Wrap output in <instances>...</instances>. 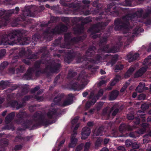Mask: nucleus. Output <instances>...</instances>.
<instances>
[{
  "mask_svg": "<svg viewBox=\"0 0 151 151\" xmlns=\"http://www.w3.org/2000/svg\"><path fill=\"white\" fill-rule=\"evenodd\" d=\"M22 146L21 145H17L15 147V149L16 150H19L22 148Z\"/></svg>",
  "mask_w": 151,
  "mask_h": 151,
  "instance_id": "obj_47",
  "label": "nucleus"
},
{
  "mask_svg": "<svg viewBox=\"0 0 151 151\" xmlns=\"http://www.w3.org/2000/svg\"><path fill=\"white\" fill-rule=\"evenodd\" d=\"M151 59V55L145 59L143 62V65H145L144 67L141 68L135 73V77H139L141 76L147 70L151 68V63H149Z\"/></svg>",
  "mask_w": 151,
  "mask_h": 151,
  "instance_id": "obj_6",
  "label": "nucleus"
},
{
  "mask_svg": "<svg viewBox=\"0 0 151 151\" xmlns=\"http://www.w3.org/2000/svg\"><path fill=\"white\" fill-rule=\"evenodd\" d=\"M124 129H128L129 130H132V127L129 125L126 126L124 124H121L119 127V130L121 132Z\"/></svg>",
  "mask_w": 151,
  "mask_h": 151,
  "instance_id": "obj_19",
  "label": "nucleus"
},
{
  "mask_svg": "<svg viewBox=\"0 0 151 151\" xmlns=\"http://www.w3.org/2000/svg\"><path fill=\"white\" fill-rule=\"evenodd\" d=\"M119 94V92L117 91H113L109 95V99L113 100L115 99L117 97Z\"/></svg>",
  "mask_w": 151,
  "mask_h": 151,
  "instance_id": "obj_17",
  "label": "nucleus"
},
{
  "mask_svg": "<svg viewBox=\"0 0 151 151\" xmlns=\"http://www.w3.org/2000/svg\"><path fill=\"white\" fill-rule=\"evenodd\" d=\"M91 133L90 129L87 127H85L83 128L82 132L81 139H86L89 135Z\"/></svg>",
  "mask_w": 151,
  "mask_h": 151,
  "instance_id": "obj_10",
  "label": "nucleus"
},
{
  "mask_svg": "<svg viewBox=\"0 0 151 151\" xmlns=\"http://www.w3.org/2000/svg\"><path fill=\"white\" fill-rule=\"evenodd\" d=\"M137 95V94L136 93H133L132 96L133 98H135Z\"/></svg>",
  "mask_w": 151,
  "mask_h": 151,
  "instance_id": "obj_56",
  "label": "nucleus"
},
{
  "mask_svg": "<svg viewBox=\"0 0 151 151\" xmlns=\"http://www.w3.org/2000/svg\"><path fill=\"white\" fill-rule=\"evenodd\" d=\"M65 142V139L63 137L60 138L57 141L55 147L52 151H58L62 145Z\"/></svg>",
  "mask_w": 151,
  "mask_h": 151,
  "instance_id": "obj_9",
  "label": "nucleus"
},
{
  "mask_svg": "<svg viewBox=\"0 0 151 151\" xmlns=\"http://www.w3.org/2000/svg\"><path fill=\"white\" fill-rule=\"evenodd\" d=\"M105 83V81H104L103 80L100 82V83L101 84H102L104 83Z\"/></svg>",
  "mask_w": 151,
  "mask_h": 151,
  "instance_id": "obj_62",
  "label": "nucleus"
},
{
  "mask_svg": "<svg viewBox=\"0 0 151 151\" xmlns=\"http://www.w3.org/2000/svg\"><path fill=\"white\" fill-rule=\"evenodd\" d=\"M135 69V67L134 66H132L129 69L124 75V77L126 78L129 77L133 73V71Z\"/></svg>",
  "mask_w": 151,
  "mask_h": 151,
  "instance_id": "obj_15",
  "label": "nucleus"
},
{
  "mask_svg": "<svg viewBox=\"0 0 151 151\" xmlns=\"http://www.w3.org/2000/svg\"><path fill=\"white\" fill-rule=\"evenodd\" d=\"M109 141V139L108 138H105L104 142L105 144H106L108 143Z\"/></svg>",
  "mask_w": 151,
  "mask_h": 151,
  "instance_id": "obj_50",
  "label": "nucleus"
},
{
  "mask_svg": "<svg viewBox=\"0 0 151 151\" xmlns=\"http://www.w3.org/2000/svg\"><path fill=\"white\" fill-rule=\"evenodd\" d=\"M59 27H56L54 31H53L52 32H53L54 33L56 34H59L60 33V31L58 29Z\"/></svg>",
  "mask_w": 151,
  "mask_h": 151,
  "instance_id": "obj_40",
  "label": "nucleus"
},
{
  "mask_svg": "<svg viewBox=\"0 0 151 151\" xmlns=\"http://www.w3.org/2000/svg\"><path fill=\"white\" fill-rule=\"evenodd\" d=\"M121 79V77L120 76L117 75L116 76L115 78L112 81L111 85V86L114 85L120 79Z\"/></svg>",
  "mask_w": 151,
  "mask_h": 151,
  "instance_id": "obj_23",
  "label": "nucleus"
},
{
  "mask_svg": "<svg viewBox=\"0 0 151 151\" xmlns=\"http://www.w3.org/2000/svg\"><path fill=\"white\" fill-rule=\"evenodd\" d=\"M139 57V55L137 53H135L134 55H132L129 54L127 56V59L129 62H131L133 60L137 59Z\"/></svg>",
  "mask_w": 151,
  "mask_h": 151,
  "instance_id": "obj_14",
  "label": "nucleus"
},
{
  "mask_svg": "<svg viewBox=\"0 0 151 151\" xmlns=\"http://www.w3.org/2000/svg\"><path fill=\"white\" fill-rule=\"evenodd\" d=\"M5 11L4 10H0V28L3 26L6 25L9 22L8 16H5L4 14Z\"/></svg>",
  "mask_w": 151,
  "mask_h": 151,
  "instance_id": "obj_8",
  "label": "nucleus"
},
{
  "mask_svg": "<svg viewBox=\"0 0 151 151\" xmlns=\"http://www.w3.org/2000/svg\"><path fill=\"white\" fill-rule=\"evenodd\" d=\"M125 144L127 147H129L132 144V142L130 140L127 139L126 141Z\"/></svg>",
  "mask_w": 151,
  "mask_h": 151,
  "instance_id": "obj_37",
  "label": "nucleus"
},
{
  "mask_svg": "<svg viewBox=\"0 0 151 151\" xmlns=\"http://www.w3.org/2000/svg\"><path fill=\"white\" fill-rule=\"evenodd\" d=\"M35 98L37 101H41L43 100V98L42 96H35Z\"/></svg>",
  "mask_w": 151,
  "mask_h": 151,
  "instance_id": "obj_41",
  "label": "nucleus"
},
{
  "mask_svg": "<svg viewBox=\"0 0 151 151\" xmlns=\"http://www.w3.org/2000/svg\"><path fill=\"white\" fill-rule=\"evenodd\" d=\"M83 143L79 144L77 147L75 151H81L83 148Z\"/></svg>",
  "mask_w": 151,
  "mask_h": 151,
  "instance_id": "obj_30",
  "label": "nucleus"
},
{
  "mask_svg": "<svg viewBox=\"0 0 151 151\" xmlns=\"http://www.w3.org/2000/svg\"><path fill=\"white\" fill-rule=\"evenodd\" d=\"M127 117L128 119L129 120H132L134 118V116L132 114H128Z\"/></svg>",
  "mask_w": 151,
  "mask_h": 151,
  "instance_id": "obj_44",
  "label": "nucleus"
},
{
  "mask_svg": "<svg viewBox=\"0 0 151 151\" xmlns=\"http://www.w3.org/2000/svg\"><path fill=\"white\" fill-rule=\"evenodd\" d=\"M77 81L76 83L73 85L72 88L74 90L78 91L83 89L88 82L86 77L81 74L79 76Z\"/></svg>",
  "mask_w": 151,
  "mask_h": 151,
  "instance_id": "obj_5",
  "label": "nucleus"
},
{
  "mask_svg": "<svg viewBox=\"0 0 151 151\" xmlns=\"http://www.w3.org/2000/svg\"><path fill=\"white\" fill-rule=\"evenodd\" d=\"M117 149L119 151H124L125 149L124 147L120 146L117 147Z\"/></svg>",
  "mask_w": 151,
  "mask_h": 151,
  "instance_id": "obj_43",
  "label": "nucleus"
},
{
  "mask_svg": "<svg viewBox=\"0 0 151 151\" xmlns=\"http://www.w3.org/2000/svg\"><path fill=\"white\" fill-rule=\"evenodd\" d=\"M132 147L134 149H137L139 147V145L137 144L135 142L134 143L132 144Z\"/></svg>",
  "mask_w": 151,
  "mask_h": 151,
  "instance_id": "obj_42",
  "label": "nucleus"
},
{
  "mask_svg": "<svg viewBox=\"0 0 151 151\" xmlns=\"http://www.w3.org/2000/svg\"><path fill=\"white\" fill-rule=\"evenodd\" d=\"M143 31V29H142L140 27H139L138 28H136L134 30H133L132 33L135 35H137L140 32H142Z\"/></svg>",
  "mask_w": 151,
  "mask_h": 151,
  "instance_id": "obj_26",
  "label": "nucleus"
},
{
  "mask_svg": "<svg viewBox=\"0 0 151 151\" xmlns=\"http://www.w3.org/2000/svg\"><path fill=\"white\" fill-rule=\"evenodd\" d=\"M151 50V43H150L149 46V49H148V51H150Z\"/></svg>",
  "mask_w": 151,
  "mask_h": 151,
  "instance_id": "obj_59",
  "label": "nucleus"
},
{
  "mask_svg": "<svg viewBox=\"0 0 151 151\" xmlns=\"http://www.w3.org/2000/svg\"><path fill=\"white\" fill-rule=\"evenodd\" d=\"M30 97L28 96H26L25 97V101H27L30 98Z\"/></svg>",
  "mask_w": 151,
  "mask_h": 151,
  "instance_id": "obj_57",
  "label": "nucleus"
},
{
  "mask_svg": "<svg viewBox=\"0 0 151 151\" xmlns=\"http://www.w3.org/2000/svg\"><path fill=\"white\" fill-rule=\"evenodd\" d=\"M91 145L90 142H86L85 145L84 151H88Z\"/></svg>",
  "mask_w": 151,
  "mask_h": 151,
  "instance_id": "obj_29",
  "label": "nucleus"
},
{
  "mask_svg": "<svg viewBox=\"0 0 151 151\" xmlns=\"http://www.w3.org/2000/svg\"><path fill=\"white\" fill-rule=\"evenodd\" d=\"M102 141V139H98L96 142V146H99L101 145V142Z\"/></svg>",
  "mask_w": 151,
  "mask_h": 151,
  "instance_id": "obj_38",
  "label": "nucleus"
},
{
  "mask_svg": "<svg viewBox=\"0 0 151 151\" xmlns=\"http://www.w3.org/2000/svg\"><path fill=\"white\" fill-rule=\"evenodd\" d=\"M145 86L144 83H140L136 89V91L139 93L142 92L144 90Z\"/></svg>",
  "mask_w": 151,
  "mask_h": 151,
  "instance_id": "obj_22",
  "label": "nucleus"
},
{
  "mask_svg": "<svg viewBox=\"0 0 151 151\" xmlns=\"http://www.w3.org/2000/svg\"><path fill=\"white\" fill-rule=\"evenodd\" d=\"M15 116V113L12 112L8 115L6 118V123H9L14 118Z\"/></svg>",
  "mask_w": 151,
  "mask_h": 151,
  "instance_id": "obj_20",
  "label": "nucleus"
},
{
  "mask_svg": "<svg viewBox=\"0 0 151 151\" xmlns=\"http://www.w3.org/2000/svg\"><path fill=\"white\" fill-rule=\"evenodd\" d=\"M100 151H109L108 149L106 147H103Z\"/></svg>",
  "mask_w": 151,
  "mask_h": 151,
  "instance_id": "obj_53",
  "label": "nucleus"
},
{
  "mask_svg": "<svg viewBox=\"0 0 151 151\" xmlns=\"http://www.w3.org/2000/svg\"><path fill=\"white\" fill-rule=\"evenodd\" d=\"M103 128L101 127L98 129H96L93 132V136L101 135L103 134Z\"/></svg>",
  "mask_w": 151,
  "mask_h": 151,
  "instance_id": "obj_18",
  "label": "nucleus"
},
{
  "mask_svg": "<svg viewBox=\"0 0 151 151\" xmlns=\"http://www.w3.org/2000/svg\"><path fill=\"white\" fill-rule=\"evenodd\" d=\"M15 10L14 9H12L8 11L7 12V13L9 14H12L13 13H15Z\"/></svg>",
  "mask_w": 151,
  "mask_h": 151,
  "instance_id": "obj_45",
  "label": "nucleus"
},
{
  "mask_svg": "<svg viewBox=\"0 0 151 151\" xmlns=\"http://www.w3.org/2000/svg\"><path fill=\"white\" fill-rule=\"evenodd\" d=\"M109 45H107L104 48L103 50L104 52H106L115 53L117 51V50L115 47H114L111 49H110Z\"/></svg>",
  "mask_w": 151,
  "mask_h": 151,
  "instance_id": "obj_16",
  "label": "nucleus"
},
{
  "mask_svg": "<svg viewBox=\"0 0 151 151\" xmlns=\"http://www.w3.org/2000/svg\"><path fill=\"white\" fill-rule=\"evenodd\" d=\"M118 110L117 109H115L113 112L112 115L113 116H115L116 114L117 113V112H118Z\"/></svg>",
  "mask_w": 151,
  "mask_h": 151,
  "instance_id": "obj_46",
  "label": "nucleus"
},
{
  "mask_svg": "<svg viewBox=\"0 0 151 151\" xmlns=\"http://www.w3.org/2000/svg\"><path fill=\"white\" fill-rule=\"evenodd\" d=\"M148 107L149 106L148 105L146 104H142L141 106V109L143 111L147 109Z\"/></svg>",
  "mask_w": 151,
  "mask_h": 151,
  "instance_id": "obj_32",
  "label": "nucleus"
},
{
  "mask_svg": "<svg viewBox=\"0 0 151 151\" xmlns=\"http://www.w3.org/2000/svg\"><path fill=\"white\" fill-rule=\"evenodd\" d=\"M79 117L77 116L74 118L71 121V123L72 124V129H74V131L72 133L70 138V141L69 145V146L70 147H74L78 142V139L76 138V136L77 134V132L76 131L79 127V124H76L78 119Z\"/></svg>",
  "mask_w": 151,
  "mask_h": 151,
  "instance_id": "obj_4",
  "label": "nucleus"
},
{
  "mask_svg": "<svg viewBox=\"0 0 151 151\" xmlns=\"http://www.w3.org/2000/svg\"><path fill=\"white\" fill-rule=\"evenodd\" d=\"M137 17L134 15L130 16L127 15L123 18V20L126 21L124 23H122L120 22L119 20H117L115 21V29L116 30H121L123 31L124 33H126L129 31L131 32L132 30V28L129 29V22L128 20L130 19L132 21H134Z\"/></svg>",
  "mask_w": 151,
  "mask_h": 151,
  "instance_id": "obj_1",
  "label": "nucleus"
},
{
  "mask_svg": "<svg viewBox=\"0 0 151 151\" xmlns=\"http://www.w3.org/2000/svg\"><path fill=\"white\" fill-rule=\"evenodd\" d=\"M14 10H15V13L17 14L19 10V9L18 7H16Z\"/></svg>",
  "mask_w": 151,
  "mask_h": 151,
  "instance_id": "obj_52",
  "label": "nucleus"
},
{
  "mask_svg": "<svg viewBox=\"0 0 151 151\" xmlns=\"http://www.w3.org/2000/svg\"><path fill=\"white\" fill-rule=\"evenodd\" d=\"M43 91L42 90H40L39 91L37 92V94H40V93H41Z\"/></svg>",
  "mask_w": 151,
  "mask_h": 151,
  "instance_id": "obj_64",
  "label": "nucleus"
},
{
  "mask_svg": "<svg viewBox=\"0 0 151 151\" xmlns=\"http://www.w3.org/2000/svg\"><path fill=\"white\" fill-rule=\"evenodd\" d=\"M7 82L6 81H1L0 82V89H4L7 86Z\"/></svg>",
  "mask_w": 151,
  "mask_h": 151,
  "instance_id": "obj_27",
  "label": "nucleus"
},
{
  "mask_svg": "<svg viewBox=\"0 0 151 151\" xmlns=\"http://www.w3.org/2000/svg\"><path fill=\"white\" fill-rule=\"evenodd\" d=\"M8 65V63L6 62H5L1 64V66L2 67H4V66H5Z\"/></svg>",
  "mask_w": 151,
  "mask_h": 151,
  "instance_id": "obj_49",
  "label": "nucleus"
},
{
  "mask_svg": "<svg viewBox=\"0 0 151 151\" xmlns=\"http://www.w3.org/2000/svg\"><path fill=\"white\" fill-rule=\"evenodd\" d=\"M147 121L148 122L151 121V117H149L147 119Z\"/></svg>",
  "mask_w": 151,
  "mask_h": 151,
  "instance_id": "obj_63",
  "label": "nucleus"
},
{
  "mask_svg": "<svg viewBox=\"0 0 151 151\" xmlns=\"http://www.w3.org/2000/svg\"><path fill=\"white\" fill-rule=\"evenodd\" d=\"M6 51L5 49H1L0 50V58L3 57L5 54Z\"/></svg>",
  "mask_w": 151,
  "mask_h": 151,
  "instance_id": "obj_33",
  "label": "nucleus"
},
{
  "mask_svg": "<svg viewBox=\"0 0 151 151\" xmlns=\"http://www.w3.org/2000/svg\"><path fill=\"white\" fill-rule=\"evenodd\" d=\"M8 144V141L6 139H2L0 141V151H3L5 150V148Z\"/></svg>",
  "mask_w": 151,
  "mask_h": 151,
  "instance_id": "obj_13",
  "label": "nucleus"
},
{
  "mask_svg": "<svg viewBox=\"0 0 151 151\" xmlns=\"http://www.w3.org/2000/svg\"><path fill=\"white\" fill-rule=\"evenodd\" d=\"M18 33L17 31L13 30L8 35L0 36V45H13L16 43L17 42L15 40V39L14 38H15V36Z\"/></svg>",
  "mask_w": 151,
  "mask_h": 151,
  "instance_id": "obj_3",
  "label": "nucleus"
},
{
  "mask_svg": "<svg viewBox=\"0 0 151 151\" xmlns=\"http://www.w3.org/2000/svg\"><path fill=\"white\" fill-rule=\"evenodd\" d=\"M129 83H126L124 86L122 87L120 90V92H122L126 89L127 86L129 85Z\"/></svg>",
  "mask_w": 151,
  "mask_h": 151,
  "instance_id": "obj_36",
  "label": "nucleus"
},
{
  "mask_svg": "<svg viewBox=\"0 0 151 151\" xmlns=\"http://www.w3.org/2000/svg\"><path fill=\"white\" fill-rule=\"evenodd\" d=\"M82 2L83 3L85 4H88L89 3V1H87L86 0H83L82 1Z\"/></svg>",
  "mask_w": 151,
  "mask_h": 151,
  "instance_id": "obj_55",
  "label": "nucleus"
},
{
  "mask_svg": "<svg viewBox=\"0 0 151 151\" xmlns=\"http://www.w3.org/2000/svg\"><path fill=\"white\" fill-rule=\"evenodd\" d=\"M123 68V65L120 64L117 65L115 67V72H117L119 70L122 69Z\"/></svg>",
  "mask_w": 151,
  "mask_h": 151,
  "instance_id": "obj_31",
  "label": "nucleus"
},
{
  "mask_svg": "<svg viewBox=\"0 0 151 151\" xmlns=\"http://www.w3.org/2000/svg\"><path fill=\"white\" fill-rule=\"evenodd\" d=\"M100 72H101V73L102 74H104L106 73L103 70H101Z\"/></svg>",
  "mask_w": 151,
  "mask_h": 151,
  "instance_id": "obj_58",
  "label": "nucleus"
},
{
  "mask_svg": "<svg viewBox=\"0 0 151 151\" xmlns=\"http://www.w3.org/2000/svg\"><path fill=\"white\" fill-rule=\"evenodd\" d=\"M103 93V90L102 89H100L99 91L97 96L96 97H94L93 98H93V94L92 93H91L89 98L90 99H92L91 102L90 101H88L86 104V108L88 109L90 107L91 105L94 104L96 101V99H98L100 96L102 95Z\"/></svg>",
  "mask_w": 151,
  "mask_h": 151,
  "instance_id": "obj_7",
  "label": "nucleus"
},
{
  "mask_svg": "<svg viewBox=\"0 0 151 151\" xmlns=\"http://www.w3.org/2000/svg\"><path fill=\"white\" fill-rule=\"evenodd\" d=\"M11 106L13 107L16 108L17 109H19L22 107L21 105L18 104L17 102L15 101L12 102L11 104Z\"/></svg>",
  "mask_w": 151,
  "mask_h": 151,
  "instance_id": "obj_25",
  "label": "nucleus"
},
{
  "mask_svg": "<svg viewBox=\"0 0 151 151\" xmlns=\"http://www.w3.org/2000/svg\"><path fill=\"white\" fill-rule=\"evenodd\" d=\"M142 126L143 128L140 129L138 131V133L139 134H142L144 133L145 130V127H147L148 126V124L147 123H143L142 124Z\"/></svg>",
  "mask_w": 151,
  "mask_h": 151,
  "instance_id": "obj_24",
  "label": "nucleus"
},
{
  "mask_svg": "<svg viewBox=\"0 0 151 151\" xmlns=\"http://www.w3.org/2000/svg\"><path fill=\"white\" fill-rule=\"evenodd\" d=\"M100 58L101 57H99L96 61H94V60H92L91 59H89L88 61H89L90 62L92 63H98L99 61V60H100Z\"/></svg>",
  "mask_w": 151,
  "mask_h": 151,
  "instance_id": "obj_35",
  "label": "nucleus"
},
{
  "mask_svg": "<svg viewBox=\"0 0 151 151\" xmlns=\"http://www.w3.org/2000/svg\"><path fill=\"white\" fill-rule=\"evenodd\" d=\"M68 96L69 97L65 100L62 104H60V105L65 106L69 105L72 103V97L71 95H69Z\"/></svg>",
  "mask_w": 151,
  "mask_h": 151,
  "instance_id": "obj_12",
  "label": "nucleus"
},
{
  "mask_svg": "<svg viewBox=\"0 0 151 151\" xmlns=\"http://www.w3.org/2000/svg\"><path fill=\"white\" fill-rule=\"evenodd\" d=\"M40 89V87L38 86H37L35 87L33 90V92L35 93L36 91H37L38 90Z\"/></svg>",
  "mask_w": 151,
  "mask_h": 151,
  "instance_id": "obj_48",
  "label": "nucleus"
},
{
  "mask_svg": "<svg viewBox=\"0 0 151 151\" xmlns=\"http://www.w3.org/2000/svg\"><path fill=\"white\" fill-rule=\"evenodd\" d=\"M23 62L27 64H29V62L26 61V60H23Z\"/></svg>",
  "mask_w": 151,
  "mask_h": 151,
  "instance_id": "obj_61",
  "label": "nucleus"
},
{
  "mask_svg": "<svg viewBox=\"0 0 151 151\" xmlns=\"http://www.w3.org/2000/svg\"><path fill=\"white\" fill-rule=\"evenodd\" d=\"M88 93L87 92H84L83 93V95L84 97H86L88 94Z\"/></svg>",
  "mask_w": 151,
  "mask_h": 151,
  "instance_id": "obj_51",
  "label": "nucleus"
},
{
  "mask_svg": "<svg viewBox=\"0 0 151 151\" xmlns=\"http://www.w3.org/2000/svg\"><path fill=\"white\" fill-rule=\"evenodd\" d=\"M54 104H52V107L50 110L46 114L41 115L39 112L37 114L35 117L38 119V122L40 124L44 125L45 122H47L48 119L53 117L55 115L56 112V108L53 107Z\"/></svg>",
  "mask_w": 151,
  "mask_h": 151,
  "instance_id": "obj_2",
  "label": "nucleus"
},
{
  "mask_svg": "<svg viewBox=\"0 0 151 151\" xmlns=\"http://www.w3.org/2000/svg\"><path fill=\"white\" fill-rule=\"evenodd\" d=\"M31 40L29 37H26L23 39L24 42L22 44L23 45H27L29 43Z\"/></svg>",
  "mask_w": 151,
  "mask_h": 151,
  "instance_id": "obj_28",
  "label": "nucleus"
},
{
  "mask_svg": "<svg viewBox=\"0 0 151 151\" xmlns=\"http://www.w3.org/2000/svg\"><path fill=\"white\" fill-rule=\"evenodd\" d=\"M4 101V99L2 98H0V104L2 103Z\"/></svg>",
  "mask_w": 151,
  "mask_h": 151,
  "instance_id": "obj_60",
  "label": "nucleus"
},
{
  "mask_svg": "<svg viewBox=\"0 0 151 151\" xmlns=\"http://www.w3.org/2000/svg\"><path fill=\"white\" fill-rule=\"evenodd\" d=\"M145 98V96L144 94H140L138 96V99L139 100H144Z\"/></svg>",
  "mask_w": 151,
  "mask_h": 151,
  "instance_id": "obj_39",
  "label": "nucleus"
},
{
  "mask_svg": "<svg viewBox=\"0 0 151 151\" xmlns=\"http://www.w3.org/2000/svg\"><path fill=\"white\" fill-rule=\"evenodd\" d=\"M93 124V123L92 122H88L87 124V125L89 126H92Z\"/></svg>",
  "mask_w": 151,
  "mask_h": 151,
  "instance_id": "obj_54",
  "label": "nucleus"
},
{
  "mask_svg": "<svg viewBox=\"0 0 151 151\" xmlns=\"http://www.w3.org/2000/svg\"><path fill=\"white\" fill-rule=\"evenodd\" d=\"M137 114L138 115V117L139 118H137L136 119L137 121L135 122V123L136 124H139V123L140 119L139 118H144L143 116L145 115V114L144 113V112H142V111H139L137 113Z\"/></svg>",
  "mask_w": 151,
  "mask_h": 151,
  "instance_id": "obj_21",
  "label": "nucleus"
},
{
  "mask_svg": "<svg viewBox=\"0 0 151 151\" xmlns=\"http://www.w3.org/2000/svg\"><path fill=\"white\" fill-rule=\"evenodd\" d=\"M105 56L106 58L111 59L112 60L111 62L107 63V65H111V66H112L116 60L117 56H113V55L108 54H106L105 55Z\"/></svg>",
  "mask_w": 151,
  "mask_h": 151,
  "instance_id": "obj_11",
  "label": "nucleus"
},
{
  "mask_svg": "<svg viewBox=\"0 0 151 151\" xmlns=\"http://www.w3.org/2000/svg\"><path fill=\"white\" fill-rule=\"evenodd\" d=\"M107 24H104L103 23H101V24H97L96 26V27L97 29H99L101 28L102 27H104L105 26H106Z\"/></svg>",
  "mask_w": 151,
  "mask_h": 151,
  "instance_id": "obj_34",
  "label": "nucleus"
}]
</instances>
